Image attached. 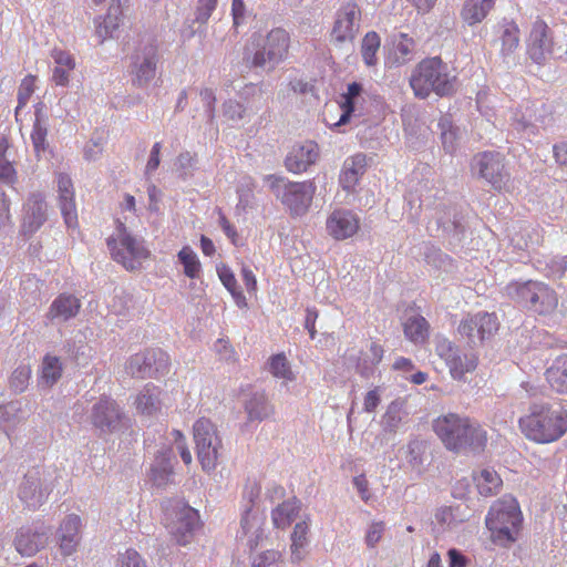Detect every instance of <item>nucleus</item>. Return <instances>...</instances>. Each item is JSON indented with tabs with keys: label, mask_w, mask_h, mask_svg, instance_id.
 Wrapping results in <instances>:
<instances>
[{
	"label": "nucleus",
	"mask_w": 567,
	"mask_h": 567,
	"mask_svg": "<svg viewBox=\"0 0 567 567\" xmlns=\"http://www.w3.org/2000/svg\"><path fill=\"white\" fill-rule=\"evenodd\" d=\"M231 14L234 19V24H239L245 16V3L243 0H233Z\"/></svg>",
	"instance_id": "nucleus-63"
},
{
	"label": "nucleus",
	"mask_w": 567,
	"mask_h": 567,
	"mask_svg": "<svg viewBox=\"0 0 567 567\" xmlns=\"http://www.w3.org/2000/svg\"><path fill=\"white\" fill-rule=\"evenodd\" d=\"M415 42L406 33H400L394 40V53L396 61L405 63L411 59L414 51Z\"/></svg>",
	"instance_id": "nucleus-44"
},
{
	"label": "nucleus",
	"mask_w": 567,
	"mask_h": 567,
	"mask_svg": "<svg viewBox=\"0 0 567 567\" xmlns=\"http://www.w3.org/2000/svg\"><path fill=\"white\" fill-rule=\"evenodd\" d=\"M290 47L289 33L281 28L268 32L261 50L257 51L251 60L255 66H262L267 62L278 63L286 58Z\"/></svg>",
	"instance_id": "nucleus-13"
},
{
	"label": "nucleus",
	"mask_w": 567,
	"mask_h": 567,
	"mask_svg": "<svg viewBox=\"0 0 567 567\" xmlns=\"http://www.w3.org/2000/svg\"><path fill=\"white\" fill-rule=\"evenodd\" d=\"M553 152L556 163L560 166H567V141L555 144Z\"/></svg>",
	"instance_id": "nucleus-60"
},
{
	"label": "nucleus",
	"mask_w": 567,
	"mask_h": 567,
	"mask_svg": "<svg viewBox=\"0 0 567 567\" xmlns=\"http://www.w3.org/2000/svg\"><path fill=\"white\" fill-rule=\"evenodd\" d=\"M384 532L383 522H374L370 525L367 535L365 543L369 547H374L382 538Z\"/></svg>",
	"instance_id": "nucleus-54"
},
{
	"label": "nucleus",
	"mask_w": 567,
	"mask_h": 567,
	"mask_svg": "<svg viewBox=\"0 0 567 567\" xmlns=\"http://www.w3.org/2000/svg\"><path fill=\"white\" fill-rule=\"evenodd\" d=\"M473 478L478 493L484 497L497 494L503 484L501 476L492 468L481 470Z\"/></svg>",
	"instance_id": "nucleus-34"
},
{
	"label": "nucleus",
	"mask_w": 567,
	"mask_h": 567,
	"mask_svg": "<svg viewBox=\"0 0 567 567\" xmlns=\"http://www.w3.org/2000/svg\"><path fill=\"white\" fill-rule=\"evenodd\" d=\"M472 169L485 179L495 190H506L511 174L505 167V156L499 152L485 151L477 153L472 159Z\"/></svg>",
	"instance_id": "nucleus-9"
},
{
	"label": "nucleus",
	"mask_w": 567,
	"mask_h": 567,
	"mask_svg": "<svg viewBox=\"0 0 567 567\" xmlns=\"http://www.w3.org/2000/svg\"><path fill=\"white\" fill-rule=\"evenodd\" d=\"M317 187L312 181L285 184L280 200L291 216L305 215L313 200Z\"/></svg>",
	"instance_id": "nucleus-12"
},
{
	"label": "nucleus",
	"mask_w": 567,
	"mask_h": 567,
	"mask_svg": "<svg viewBox=\"0 0 567 567\" xmlns=\"http://www.w3.org/2000/svg\"><path fill=\"white\" fill-rule=\"evenodd\" d=\"M269 370L276 378H281L289 381L293 379V373L290 369L289 362L282 353L275 354L270 358Z\"/></svg>",
	"instance_id": "nucleus-45"
},
{
	"label": "nucleus",
	"mask_w": 567,
	"mask_h": 567,
	"mask_svg": "<svg viewBox=\"0 0 567 567\" xmlns=\"http://www.w3.org/2000/svg\"><path fill=\"white\" fill-rule=\"evenodd\" d=\"M380 402L381 396L379 388H374L365 394L363 400V410L369 413L374 412Z\"/></svg>",
	"instance_id": "nucleus-56"
},
{
	"label": "nucleus",
	"mask_w": 567,
	"mask_h": 567,
	"mask_svg": "<svg viewBox=\"0 0 567 567\" xmlns=\"http://www.w3.org/2000/svg\"><path fill=\"white\" fill-rule=\"evenodd\" d=\"M544 375L553 392L567 395V353L558 355L545 370Z\"/></svg>",
	"instance_id": "nucleus-26"
},
{
	"label": "nucleus",
	"mask_w": 567,
	"mask_h": 567,
	"mask_svg": "<svg viewBox=\"0 0 567 567\" xmlns=\"http://www.w3.org/2000/svg\"><path fill=\"white\" fill-rule=\"evenodd\" d=\"M383 355V346L378 340L369 338L357 353L349 354L348 360L353 364L357 373L369 378L374 373Z\"/></svg>",
	"instance_id": "nucleus-16"
},
{
	"label": "nucleus",
	"mask_w": 567,
	"mask_h": 567,
	"mask_svg": "<svg viewBox=\"0 0 567 567\" xmlns=\"http://www.w3.org/2000/svg\"><path fill=\"white\" fill-rule=\"evenodd\" d=\"M449 564L450 567H466L467 559L464 555H462L457 549H450L449 553Z\"/></svg>",
	"instance_id": "nucleus-62"
},
{
	"label": "nucleus",
	"mask_w": 567,
	"mask_h": 567,
	"mask_svg": "<svg viewBox=\"0 0 567 567\" xmlns=\"http://www.w3.org/2000/svg\"><path fill=\"white\" fill-rule=\"evenodd\" d=\"M241 528L245 535L250 534L251 536H255L256 539H258L261 529L260 517L254 515L251 511L248 509L241 518Z\"/></svg>",
	"instance_id": "nucleus-49"
},
{
	"label": "nucleus",
	"mask_w": 567,
	"mask_h": 567,
	"mask_svg": "<svg viewBox=\"0 0 567 567\" xmlns=\"http://www.w3.org/2000/svg\"><path fill=\"white\" fill-rule=\"evenodd\" d=\"M121 417L116 403L109 398H102L93 406L91 415L93 425L102 432L114 431L120 425Z\"/></svg>",
	"instance_id": "nucleus-22"
},
{
	"label": "nucleus",
	"mask_w": 567,
	"mask_h": 567,
	"mask_svg": "<svg viewBox=\"0 0 567 567\" xmlns=\"http://www.w3.org/2000/svg\"><path fill=\"white\" fill-rule=\"evenodd\" d=\"M116 567H147L143 557L133 548L118 555Z\"/></svg>",
	"instance_id": "nucleus-48"
},
{
	"label": "nucleus",
	"mask_w": 567,
	"mask_h": 567,
	"mask_svg": "<svg viewBox=\"0 0 567 567\" xmlns=\"http://www.w3.org/2000/svg\"><path fill=\"white\" fill-rule=\"evenodd\" d=\"M381 40L377 32H368L361 43V55L368 66H373L378 62L377 53L380 49Z\"/></svg>",
	"instance_id": "nucleus-42"
},
{
	"label": "nucleus",
	"mask_w": 567,
	"mask_h": 567,
	"mask_svg": "<svg viewBox=\"0 0 567 567\" xmlns=\"http://www.w3.org/2000/svg\"><path fill=\"white\" fill-rule=\"evenodd\" d=\"M367 168V157L363 154H355L344 161L340 184L346 190H352L359 183Z\"/></svg>",
	"instance_id": "nucleus-27"
},
{
	"label": "nucleus",
	"mask_w": 567,
	"mask_h": 567,
	"mask_svg": "<svg viewBox=\"0 0 567 567\" xmlns=\"http://www.w3.org/2000/svg\"><path fill=\"white\" fill-rule=\"evenodd\" d=\"M249 421L261 422L274 413V406L268 402L265 393H254L245 404Z\"/></svg>",
	"instance_id": "nucleus-35"
},
{
	"label": "nucleus",
	"mask_w": 567,
	"mask_h": 567,
	"mask_svg": "<svg viewBox=\"0 0 567 567\" xmlns=\"http://www.w3.org/2000/svg\"><path fill=\"white\" fill-rule=\"evenodd\" d=\"M435 352L444 360L454 380H462L466 373L473 372L478 364V357L474 352H461L458 347L446 338L436 340Z\"/></svg>",
	"instance_id": "nucleus-10"
},
{
	"label": "nucleus",
	"mask_w": 567,
	"mask_h": 567,
	"mask_svg": "<svg viewBox=\"0 0 567 567\" xmlns=\"http://www.w3.org/2000/svg\"><path fill=\"white\" fill-rule=\"evenodd\" d=\"M48 540V530L38 532L31 528H20L14 538V547L20 555L31 557L44 548Z\"/></svg>",
	"instance_id": "nucleus-24"
},
{
	"label": "nucleus",
	"mask_w": 567,
	"mask_h": 567,
	"mask_svg": "<svg viewBox=\"0 0 567 567\" xmlns=\"http://www.w3.org/2000/svg\"><path fill=\"white\" fill-rule=\"evenodd\" d=\"M59 205L68 228H78V212L74 200L73 184L69 175L60 174L58 177Z\"/></svg>",
	"instance_id": "nucleus-21"
},
{
	"label": "nucleus",
	"mask_w": 567,
	"mask_h": 567,
	"mask_svg": "<svg viewBox=\"0 0 567 567\" xmlns=\"http://www.w3.org/2000/svg\"><path fill=\"white\" fill-rule=\"evenodd\" d=\"M319 156V147L312 141H307L291 148L285 164L289 172L299 174L306 172L316 163Z\"/></svg>",
	"instance_id": "nucleus-20"
},
{
	"label": "nucleus",
	"mask_w": 567,
	"mask_h": 567,
	"mask_svg": "<svg viewBox=\"0 0 567 567\" xmlns=\"http://www.w3.org/2000/svg\"><path fill=\"white\" fill-rule=\"evenodd\" d=\"M519 44V30L517 25L507 27L502 35V49L505 52L514 51Z\"/></svg>",
	"instance_id": "nucleus-52"
},
{
	"label": "nucleus",
	"mask_w": 567,
	"mask_h": 567,
	"mask_svg": "<svg viewBox=\"0 0 567 567\" xmlns=\"http://www.w3.org/2000/svg\"><path fill=\"white\" fill-rule=\"evenodd\" d=\"M107 247L112 258L127 270H135L141 261L150 256L143 243L128 231L123 221L116 220L115 234L107 238Z\"/></svg>",
	"instance_id": "nucleus-6"
},
{
	"label": "nucleus",
	"mask_w": 567,
	"mask_h": 567,
	"mask_svg": "<svg viewBox=\"0 0 567 567\" xmlns=\"http://www.w3.org/2000/svg\"><path fill=\"white\" fill-rule=\"evenodd\" d=\"M326 228L333 239L344 240L358 233L360 220L351 210L336 209L327 218Z\"/></svg>",
	"instance_id": "nucleus-18"
},
{
	"label": "nucleus",
	"mask_w": 567,
	"mask_h": 567,
	"mask_svg": "<svg viewBox=\"0 0 567 567\" xmlns=\"http://www.w3.org/2000/svg\"><path fill=\"white\" fill-rule=\"evenodd\" d=\"M193 436L202 468L207 472L215 470L223 450L216 425L209 419L200 417L193 425Z\"/></svg>",
	"instance_id": "nucleus-7"
},
{
	"label": "nucleus",
	"mask_w": 567,
	"mask_h": 567,
	"mask_svg": "<svg viewBox=\"0 0 567 567\" xmlns=\"http://www.w3.org/2000/svg\"><path fill=\"white\" fill-rule=\"evenodd\" d=\"M219 278L223 282V285L229 290V291H234L236 285H237V280L234 276V274L228 270V269H225V270H221L219 271Z\"/></svg>",
	"instance_id": "nucleus-64"
},
{
	"label": "nucleus",
	"mask_w": 567,
	"mask_h": 567,
	"mask_svg": "<svg viewBox=\"0 0 567 567\" xmlns=\"http://www.w3.org/2000/svg\"><path fill=\"white\" fill-rule=\"evenodd\" d=\"M501 322L495 312L467 313L457 327L458 334L471 346L483 344L498 332Z\"/></svg>",
	"instance_id": "nucleus-8"
},
{
	"label": "nucleus",
	"mask_w": 567,
	"mask_h": 567,
	"mask_svg": "<svg viewBox=\"0 0 567 567\" xmlns=\"http://www.w3.org/2000/svg\"><path fill=\"white\" fill-rule=\"evenodd\" d=\"M301 511V502L296 497L284 501L271 511L272 524L276 528L286 529Z\"/></svg>",
	"instance_id": "nucleus-31"
},
{
	"label": "nucleus",
	"mask_w": 567,
	"mask_h": 567,
	"mask_svg": "<svg viewBox=\"0 0 567 567\" xmlns=\"http://www.w3.org/2000/svg\"><path fill=\"white\" fill-rule=\"evenodd\" d=\"M526 439L539 444L558 441L567 432V410L548 403L535 404L518 421Z\"/></svg>",
	"instance_id": "nucleus-2"
},
{
	"label": "nucleus",
	"mask_w": 567,
	"mask_h": 567,
	"mask_svg": "<svg viewBox=\"0 0 567 567\" xmlns=\"http://www.w3.org/2000/svg\"><path fill=\"white\" fill-rule=\"evenodd\" d=\"M217 1L218 0H198L196 20L203 23L206 22L215 10Z\"/></svg>",
	"instance_id": "nucleus-53"
},
{
	"label": "nucleus",
	"mask_w": 567,
	"mask_h": 567,
	"mask_svg": "<svg viewBox=\"0 0 567 567\" xmlns=\"http://www.w3.org/2000/svg\"><path fill=\"white\" fill-rule=\"evenodd\" d=\"M161 150H162V144L159 142H156L151 150V155L147 161L146 168H145L146 174H151L158 168L159 163H161V157H159Z\"/></svg>",
	"instance_id": "nucleus-57"
},
{
	"label": "nucleus",
	"mask_w": 567,
	"mask_h": 567,
	"mask_svg": "<svg viewBox=\"0 0 567 567\" xmlns=\"http://www.w3.org/2000/svg\"><path fill=\"white\" fill-rule=\"evenodd\" d=\"M47 135V128L39 121H37L31 132V140L37 154L45 151Z\"/></svg>",
	"instance_id": "nucleus-51"
},
{
	"label": "nucleus",
	"mask_w": 567,
	"mask_h": 567,
	"mask_svg": "<svg viewBox=\"0 0 567 567\" xmlns=\"http://www.w3.org/2000/svg\"><path fill=\"white\" fill-rule=\"evenodd\" d=\"M456 76L451 75L447 65L439 56L425 58L413 69L410 86L417 99H427L431 93L440 97L455 92Z\"/></svg>",
	"instance_id": "nucleus-4"
},
{
	"label": "nucleus",
	"mask_w": 567,
	"mask_h": 567,
	"mask_svg": "<svg viewBox=\"0 0 567 567\" xmlns=\"http://www.w3.org/2000/svg\"><path fill=\"white\" fill-rule=\"evenodd\" d=\"M81 518L75 514L64 517L58 529L59 547L64 556H70L76 551L80 543Z\"/></svg>",
	"instance_id": "nucleus-23"
},
{
	"label": "nucleus",
	"mask_w": 567,
	"mask_h": 567,
	"mask_svg": "<svg viewBox=\"0 0 567 567\" xmlns=\"http://www.w3.org/2000/svg\"><path fill=\"white\" fill-rule=\"evenodd\" d=\"M161 390L147 384L137 395L135 406L138 413L143 415H154L161 410Z\"/></svg>",
	"instance_id": "nucleus-32"
},
{
	"label": "nucleus",
	"mask_w": 567,
	"mask_h": 567,
	"mask_svg": "<svg viewBox=\"0 0 567 567\" xmlns=\"http://www.w3.org/2000/svg\"><path fill=\"white\" fill-rule=\"evenodd\" d=\"M10 223V204L4 194L0 195V228Z\"/></svg>",
	"instance_id": "nucleus-61"
},
{
	"label": "nucleus",
	"mask_w": 567,
	"mask_h": 567,
	"mask_svg": "<svg viewBox=\"0 0 567 567\" xmlns=\"http://www.w3.org/2000/svg\"><path fill=\"white\" fill-rule=\"evenodd\" d=\"M403 332L411 342L422 344L429 339L430 324L424 317L412 316L403 323Z\"/></svg>",
	"instance_id": "nucleus-36"
},
{
	"label": "nucleus",
	"mask_w": 567,
	"mask_h": 567,
	"mask_svg": "<svg viewBox=\"0 0 567 567\" xmlns=\"http://www.w3.org/2000/svg\"><path fill=\"white\" fill-rule=\"evenodd\" d=\"M19 497L29 507H37L42 501V494L38 488V485L25 478L19 489Z\"/></svg>",
	"instance_id": "nucleus-46"
},
{
	"label": "nucleus",
	"mask_w": 567,
	"mask_h": 567,
	"mask_svg": "<svg viewBox=\"0 0 567 567\" xmlns=\"http://www.w3.org/2000/svg\"><path fill=\"white\" fill-rule=\"evenodd\" d=\"M118 27L120 17L116 14L113 16L110 9L107 14L103 17L101 21H96L95 33L100 39V43H103L107 38H111Z\"/></svg>",
	"instance_id": "nucleus-43"
},
{
	"label": "nucleus",
	"mask_w": 567,
	"mask_h": 567,
	"mask_svg": "<svg viewBox=\"0 0 567 567\" xmlns=\"http://www.w3.org/2000/svg\"><path fill=\"white\" fill-rule=\"evenodd\" d=\"M524 516L518 501L513 496H503L489 507L485 526L489 539L497 546L507 548L516 543L523 530Z\"/></svg>",
	"instance_id": "nucleus-3"
},
{
	"label": "nucleus",
	"mask_w": 567,
	"mask_h": 567,
	"mask_svg": "<svg viewBox=\"0 0 567 567\" xmlns=\"http://www.w3.org/2000/svg\"><path fill=\"white\" fill-rule=\"evenodd\" d=\"M31 375L29 367L16 369L10 378V385L16 392H23Z\"/></svg>",
	"instance_id": "nucleus-50"
},
{
	"label": "nucleus",
	"mask_w": 567,
	"mask_h": 567,
	"mask_svg": "<svg viewBox=\"0 0 567 567\" xmlns=\"http://www.w3.org/2000/svg\"><path fill=\"white\" fill-rule=\"evenodd\" d=\"M353 484L355 488L358 489L361 498L364 502H368L370 499V492H369V482L365 477V475L361 474L353 478Z\"/></svg>",
	"instance_id": "nucleus-58"
},
{
	"label": "nucleus",
	"mask_w": 567,
	"mask_h": 567,
	"mask_svg": "<svg viewBox=\"0 0 567 567\" xmlns=\"http://www.w3.org/2000/svg\"><path fill=\"white\" fill-rule=\"evenodd\" d=\"M51 55L55 63L52 81L55 85L66 86L70 82V74L75 69L74 58L71 53L60 49H54Z\"/></svg>",
	"instance_id": "nucleus-29"
},
{
	"label": "nucleus",
	"mask_w": 567,
	"mask_h": 567,
	"mask_svg": "<svg viewBox=\"0 0 567 567\" xmlns=\"http://www.w3.org/2000/svg\"><path fill=\"white\" fill-rule=\"evenodd\" d=\"M183 266L184 275L189 279H197L202 275V264L197 254L190 246H184L177 254Z\"/></svg>",
	"instance_id": "nucleus-41"
},
{
	"label": "nucleus",
	"mask_w": 567,
	"mask_h": 567,
	"mask_svg": "<svg viewBox=\"0 0 567 567\" xmlns=\"http://www.w3.org/2000/svg\"><path fill=\"white\" fill-rule=\"evenodd\" d=\"M37 78L32 74L27 75L20 83L18 91V107L21 109L27 105L30 97L35 90Z\"/></svg>",
	"instance_id": "nucleus-47"
},
{
	"label": "nucleus",
	"mask_w": 567,
	"mask_h": 567,
	"mask_svg": "<svg viewBox=\"0 0 567 567\" xmlns=\"http://www.w3.org/2000/svg\"><path fill=\"white\" fill-rule=\"evenodd\" d=\"M432 427L445 449L452 452L482 451L487 444V432L467 415L442 414L433 420Z\"/></svg>",
	"instance_id": "nucleus-1"
},
{
	"label": "nucleus",
	"mask_w": 567,
	"mask_h": 567,
	"mask_svg": "<svg viewBox=\"0 0 567 567\" xmlns=\"http://www.w3.org/2000/svg\"><path fill=\"white\" fill-rule=\"evenodd\" d=\"M167 524L176 542L186 545L194 530L200 526L198 512L184 503H177L167 514Z\"/></svg>",
	"instance_id": "nucleus-11"
},
{
	"label": "nucleus",
	"mask_w": 567,
	"mask_h": 567,
	"mask_svg": "<svg viewBox=\"0 0 567 567\" xmlns=\"http://www.w3.org/2000/svg\"><path fill=\"white\" fill-rule=\"evenodd\" d=\"M310 530V517L306 518L293 526L290 535V551L292 563H300L306 556V548L309 544L308 535Z\"/></svg>",
	"instance_id": "nucleus-30"
},
{
	"label": "nucleus",
	"mask_w": 567,
	"mask_h": 567,
	"mask_svg": "<svg viewBox=\"0 0 567 567\" xmlns=\"http://www.w3.org/2000/svg\"><path fill=\"white\" fill-rule=\"evenodd\" d=\"M157 60V47L153 43L145 44L134 54L131 70L134 85L145 86L155 78Z\"/></svg>",
	"instance_id": "nucleus-15"
},
{
	"label": "nucleus",
	"mask_w": 567,
	"mask_h": 567,
	"mask_svg": "<svg viewBox=\"0 0 567 567\" xmlns=\"http://www.w3.org/2000/svg\"><path fill=\"white\" fill-rule=\"evenodd\" d=\"M361 20V9L355 2L343 4L336 14V20L330 33L331 40L336 43L353 41Z\"/></svg>",
	"instance_id": "nucleus-14"
},
{
	"label": "nucleus",
	"mask_w": 567,
	"mask_h": 567,
	"mask_svg": "<svg viewBox=\"0 0 567 567\" xmlns=\"http://www.w3.org/2000/svg\"><path fill=\"white\" fill-rule=\"evenodd\" d=\"M17 181V171L14 168V156L11 152V145L6 137L0 138V183L12 185Z\"/></svg>",
	"instance_id": "nucleus-33"
},
{
	"label": "nucleus",
	"mask_w": 567,
	"mask_h": 567,
	"mask_svg": "<svg viewBox=\"0 0 567 567\" xmlns=\"http://www.w3.org/2000/svg\"><path fill=\"white\" fill-rule=\"evenodd\" d=\"M45 221V204L42 200H35L28 205L27 215L23 219L22 229L27 235L37 231Z\"/></svg>",
	"instance_id": "nucleus-39"
},
{
	"label": "nucleus",
	"mask_w": 567,
	"mask_h": 567,
	"mask_svg": "<svg viewBox=\"0 0 567 567\" xmlns=\"http://www.w3.org/2000/svg\"><path fill=\"white\" fill-rule=\"evenodd\" d=\"M362 92V85L358 82H352L348 85L347 92L340 96L341 115L336 125L344 124L349 121L351 114L354 112V99Z\"/></svg>",
	"instance_id": "nucleus-40"
},
{
	"label": "nucleus",
	"mask_w": 567,
	"mask_h": 567,
	"mask_svg": "<svg viewBox=\"0 0 567 567\" xmlns=\"http://www.w3.org/2000/svg\"><path fill=\"white\" fill-rule=\"evenodd\" d=\"M218 217H219V225L221 229L224 230L225 235L229 238V240L237 245L239 240L238 233L236 230V227L227 219L225 214L221 212V209H218Z\"/></svg>",
	"instance_id": "nucleus-55"
},
{
	"label": "nucleus",
	"mask_w": 567,
	"mask_h": 567,
	"mask_svg": "<svg viewBox=\"0 0 567 567\" xmlns=\"http://www.w3.org/2000/svg\"><path fill=\"white\" fill-rule=\"evenodd\" d=\"M553 41L549 37V28L544 20L537 19L532 27L527 39V52L530 59L540 64L546 55L551 52Z\"/></svg>",
	"instance_id": "nucleus-19"
},
{
	"label": "nucleus",
	"mask_w": 567,
	"mask_h": 567,
	"mask_svg": "<svg viewBox=\"0 0 567 567\" xmlns=\"http://www.w3.org/2000/svg\"><path fill=\"white\" fill-rule=\"evenodd\" d=\"M172 450L159 452L155 457V464L151 468V480L154 484L162 486L168 483L173 474Z\"/></svg>",
	"instance_id": "nucleus-37"
},
{
	"label": "nucleus",
	"mask_w": 567,
	"mask_h": 567,
	"mask_svg": "<svg viewBox=\"0 0 567 567\" xmlns=\"http://www.w3.org/2000/svg\"><path fill=\"white\" fill-rule=\"evenodd\" d=\"M168 355L158 350H151L146 353H137L130 360L127 369L132 374L141 377L168 372Z\"/></svg>",
	"instance_id": "nucleus-17"
},
{
	"label": "nucleus",
	"mask_w": 567,
	"mask_h": 567,
	"mask_svg": "<svg viewBox=\"0 0 567 567\" xmlns=\"http://www.w3.org/2000/svg\"><path fill=\"white\" fill-rule=\"evenodd\" d=\"M496 1L465 0L460 13L462 21L471 27L481 23L494 9Z\"/></svg>",
	"instance_id": "nucleus-28"
},
{
	"label": "nucleus",
	"mask_w": 567,
	"mask_h": 567,
	"mask_svg": "<svg viewBox=\"0 0 567 567\" xmlns=\"http://www.w3.org/2000/svg\"><path fill=\"white\" fill-rule=\"evenodd\" d=\"M506 290L514 300L538 315H549L558 306L555 290L542 281H512Z\"/></svg>",
	"instance_id": "nucleus-5"
},
{
	"label": "nucleus",
	"mask_w": 567,
	"mask_h": 567,
	"mask_svg": "<svg viewBox=\"0 0 567 567\" xmlns=\"http://www.w3.org/2000/svg\"><path fill=\"white\" fill-rule=\"evenodd\" d=\"M63 365L59 357L45 354L42 360L40 382L52 386L62 377Z\"/></svg>",
	"instance_id": "nucleus-38"
},
{
	"label": "nucleus",
	"mask_w": 567,
	"mask_h": 567,
	"mask_svg": "<svg viewBox=\"0 0 567 567\" xmlns=\"http://www.w3.org/2000/svg\"><path fill=\"white\" fill-rule=\"evenodd\" d=\"M318 318V311L315 308H308L306 311L305 328L308 330L311 339L316 338V320Z\"/></svg>",
	"instance_id": "nucleus-59"
},
{
	"label": "nucleus",
	"mask_w": 567,
	"mask_h": 567,
	"mask_svg": "<svg viewBox=\"0 0 567 567\" xmlns=\"http://www.w3.org/2000/svg\"><path fill=\"white\" fill-rule=\"evenodd\" d=\"M81 308L80 300L73 295L61 293L51 303L47 318L50 321H68L75 317Z\"/></svg>",
	"instance_id": "nucleus-25"
}]
</instances>
